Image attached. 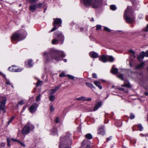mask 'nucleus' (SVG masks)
<instances>
[{"label":"nucleus","instance_id":"nucleus-1","mask_svg":"<svg viewBox=\"0 0 148 148\" xmlns=\"http://www.w3.org/2000/svg\"><path fill=\"white\" fill-rule=\"evenodd\" d=\"M43 58L46 63L50 61L51 59L58 61L61 59V57H64L66 55L63 51L54 49H51L43 53Z\"/></svg>","mask_w":148,"mask_h":148},{"label":"nucleus","instance_id":"nucleus-2","mask_svg":"<svg viewBox=\"0 0 148 148\" xmlns=\"http://www.w3.org/2000/svg\"><path fill=\"white\" fill-rule=\"evenodd\" d=\"M71 137V134L69 132H67L64 136L61 137L60 138L59 148H71L68 146H69L72 144Z\"/></svg>","mask_w":148,"mask_h":148},{"label":"nucleus","instance_id":"nucleus-3","mask_svg":"<svg viewBox=\"0 0 148 148\" xmlns=\"http://www.w3.org/2000/svg\"><path fill=\"white\" fill-rule=\"evenodd\" d=\"M86 7L91 6L92 8H97L101 5L102 0H80Z\"/></svg>","mask_w":148,"mask_h":148},{"label":"nucleus","instance_id":"nucleus-4","mask_svg":"<svg viewBox=\"0 0 148 148\" xmlns=\"http://www.w3.org/2000/svg\"><path fill=\"white\" fill-rule=\"evenodd\" d=\"M27 33L23 29H21L14 33L11 37V40L13 41H21L24 39L26 37Z\"/></svg>","mask_w":148,"mask_h":148},{"label":"nucleus","instance_id":"nucleus-5","mask_svg":"<svg viewBox=\"0 0 148 148\" xmlns=\"http://www.w3.org/2000/svg\"><path fill=\"white\" fill-rule=\"evenodd\" d=\"M64 40V35L61 32L57 31L55 33V36L52 41L53 44H56L60 41L61 44L63 43Z\"/></svg>","mask_w":148,"mask_h":148},{"label":"nucleus","instance_id":"nucleus-6","mask_svg":"<svg viewBox=\"0 0 148 148\" xmlns=\"http://www.w3.org/2000/svg\"><path fill=\"white\" fill-rule=\"evenodd\" d=\"M130 8L127 7L125 10L124 15V18L127 23H132L134 22L135 20V18L134 17L132 18L130 17L131 14L130 10Z\"/></svg>","mask_w":148,"mask_h":148},{"label":"nucleus","instance_id":"nucleus-7","mask_svg":"<svg viewBox=\"0 0 148 148\" xmlns=\"http://www.w3.org/2000/svg\"><path fill=\"white\" fill-rule=\"evenodd\" d=\"M34 128V126L31 124L29 121H28L23 128L22 133L24 135L27 134L30 132V131L33 130Z\"/></svg>","mask_w":148,"mask_h":148},{"label":"nucleus","instance_id":"nucleus-8","mask_svg":"<svg viewBox=\"0 0 148 148\" xmlns=\"http://www.w3.org/2000/svg\"><path fill=\"white\" fill-rule=\"evenodd\" d=\"M54 21L53 23V27L49 32V33L52 32L57 29L59 26H61L62 23V20L60 18L53 19Z\"/></svg>","mask_w":148,"mask_h":148},{"label":"nucleus","instance_id":"nucleus-9","mask_svg":"<svg viewBox=\"0 0 148 148\" xmlns=\"http://www.w3.org/2000/svg\"><path fill=\"white\" fill-rule=\"evenodd\" d=\"M6 100L5 97L0 96V112L2 111L3 113L5 112V106Z\"/></svg>","mask_w":148,"mask_h":148},{"label":"nucleus","instance_id":"nucleus-10","mask_svg":"<svg viewBox=\"0 0 148 148\" xmlns=\"http://www.w3.org/2000/svg\"><path fill=\"white\" fill-rule=\"evenodd\" d=\"M90 141L87 139H85L83 141L81 147V148H91Z\"/></svg>","mask_w":148,"mask_h":148},{"label":"nucleus","instance_id":"nucleus-11","mask_svg":"<svg viewBox=\"0 0 148 148\" xmlns=\"http://www.w3.org/2000/svg\"><path fill=\"white\" fill-rule=\"evenodd\" d=\"M38 106V105L37 103H35L30 106L29 110V112L32 114L36 112Z\"/></svg>","mask_w":148,"mask_h":148},{"label":"nucleus","instance_id":"nucleus-12","mask_svg":"<svg viewBox=\"0 0 148 148\" xmlns=\"http://www.w3.org/2000/svg\"><path fill=\"white\" fill-rule=\"evenodd\" d=\"M145 56L148 57V51H147L146 53L144 52L140 53L139 55L137 57V59L139 61H141Z\"/></svg>","mask_w":148,"mask_h":148},{"label":"nucleus","instance_id":"nucleus-13","mask_svg":"<svg viewBox=\"0 0 148 148\" xmlns=\"http://www.w3.org/2000/svg\"><path fill=\"white\" fill-rule=\"evenodd\" d=\"M99 60L105 63L108 61L107 56L102 55L99 57Z\"/></svg>","mask_w":148,"mask_h":148},{"label":"nucleus","instance_id":"nucleus-14","mask_svg":"<svg viewBox=\"0 0 148 148\" xmlns=\"http://www.w3.org/2000/svg\"><path fill=\"white\" fill-rule=\"evenodd\" d=\"M98 134H99L101 135H104L105 134V131L104 130V127L103 126H101L99 127L98 130Z\"/></svg>","mask_w":148,"mask_h":148},{"label":"nucleus","instance_id":"nucleus-15","mask_svg":"<svg viewBox=\"0 0 148 148\" xmlns=\"http://www.w3.org/2000/svg\"><path fill=\"white\" fill-rule=\"evenodd\" d=\"M38 8L36 4L31 5L29 6V9L32 12H34Z\"/></svg>","mask_w":148,"mask_h":148},{"label":"nucleus","instance_id":"nucleus-16","mask_svg":"<svg viewBox=\"0 0 148 148\" xmlns=\"http://www.w3.org/2000/svg\"><path fill=\"white\" fill-rule=\"evenodd\" d=\"M90 56L92 58H96L98 57V54L95 52L91 51L89 53Z\"/></svg>","mask_w":148,"mask_h":148},{"label":"nucleus","instance_id":"nucleus-17","mask_svg":"<svg viewBox=\"0 0 148 148\" xmlns=\"http://www.w3.org/2000/svg\"><path fill=\"white\" fill-rule=\"evenodd\" d=\"M122 87H125L127 88H130L131 86L129 81L127 80H124V84L121 85Z\"/></svg>","mask_w":148,"mask_h":148},{"label":"nucleus","instance_id":"nucleus-18","mask_svg":"<svg viewBox=\"0 0 148 148\" xmlns=\"http://www.w3.org/2000/svg\"><path fill=\"white\" fill-rule=\"evenodd\" d=\"M101 105V102H99L96 104L94 107L93 109L92 110V111H95L97 110L98 108L100 107Z\"/></svg>","mask_w":148,"mask_h":148},{"label":"nucleus","instance_id":"nucleus-19","mask_svg":"<svg viewBox=\"0 0 148 148\" xmlns=\"http://www.w3.org/2000/svg\"><path fill=\"white\" fill-rule=\"evenodd\" d=\"M141 32L143 34L144 37H145L146 33H147L148 32V24L147 25L146 27L143 29Z\"/></svg>","mask_w":148,"mask_h":148},{"label":"nucleus","instance_id":"nucleus-20","mask_svg":"<svg viewBox=\"0 0 148 148\" xmlns=\"http://www.w3.org/2000/svg\"><path fill=\"white\" fill-rule=\"evenodd\" d=\"M94 84L97 86L100 89H101L102 87L100 85V82L98 81H95L94 82Z\"/></svg>","mask_w":148,"mask_h":148},{"label":"nucleus","instance_id":"nucleus-21","mask_svg":"<svg viewBox=\"0 0 148 148\" xmlns=\"http://www.w3.org/2000/svg\"><path fill=\"white\" fill-rule=\"evenodd\" d=\"M110 71L113 74H116L118 73V69L117 68H114L113 67H112Z\"/></svg>","mask_w":148,"mask_h":148},{"label":"nucleus","instance_id":"nucleus-22","mask_svg":"<svg viewBox=\"0 0 148 148\" xmlns=\"http://www.w3.org/2000/svg\"><path fill=\"white\" fill-rule=\"evenodd\" d=\"M51 134L54 135H58L57 130L56 128H53L51 131Z\"/></svg>","mask_w":148,"mask_h":148},{"label":"nucleus","instance_id":"nucleus-23","mask_svg":"<svg viewBox=\"0 0 148 148\" xmlns=\"http://www.w3.org/2000/svg\"><path fill=\"white\" fill-rule=\"evenodd\" d=\"M86 84L87 86L88 87H90L92 88H95V87L93 86V85L91 83H89L88 82H86Z\"/></svg>","mask_w":148,"mask_h":148},{"label":"nucleus","instance_id":"nucleus-24","mask_svg":"<svg viewBox=\"0 0 148 148\" xmlns=\"http://www.w3.org/2000/svg\"><path fill=\"white\" fill-rule=\"evenodd\" d=\"M11 68V67H9L8 68V69L9 70H10V71H12V72H19L21 71V70L19 68L17 69H12L11 70H10V69Z\"/></svg>","mask_w":148,"mask_h":148},{"label":"nucleus","instance_id":"nucleus-25","mask_svg":"<svg viewBox=\"0 0 148 148\" xmlns=\"http://www.w3.org/2000/svg\"><path fill=\"white\" fill-rule=\"evenodd\" d=\"M144 65V62H142L141 63L137 66L136 67V69H140L142 68Z\"/></svg>","mask_w":148,"mask_h":148},{"label":"nucleus","instance_id":"nucleus-26","mask_svg":"<svg viewBox=\"0 0 148 148\" xmlns=\"http://www.w3.org/2000/svg\"><path fill=\"white\" fill-rule=\"evenodd\" d=\"M107 60L110 62H113L114 61V58L112 56H107Z\"/></svg>","mask_w":148,"mask_h":148},{"label":"nucleus","instance_id":"nucleus-27","mask_svg":"<svg viewBox=\"0 0 148 148\" xmlns=\"http://www.w3.org/2000/svg\"><path fill=\"white\" fill-rule=\"evenodd\" d=\"M15 117L16 116H12L10 119L9 121L8 122V125H9L10 123H12V121L14 120V119H15Z\"/></svg>","mask_w":148,"mask_h":148},{"label":"nucleus","instance_id":"nucleus-28","mask_svg":"<svg viewBox=\"0 0 148 148\" xmlns=\"http://www.w3.org/2000/svg\"><path fill=\"white\" fill-rule=\"evenodd\" d=\"M85 137L86 138V139H90L92 138V135L90 133L88 134L85 135Z\"/></svg>","mask_w":148,"mask_h":148},{"label":"nucleus","instance_id":"nucleus-29","mask_svg":"<svg viewBox=\"0 0 148 148\" xmlns=\"http://www.w3.org/2000/svg\"><path fill=\"white\" fill-rule=\"evenodd\" d=\"M137 127L139 130L140 131H142L143 130V127L141 123H139L137 125Z\"/></svg>","mask_w":148,"mask_h":148},{"label":"nucleus","instance_id":"nucleus-30","mask_svg":"<svg viewBox=\"0 0 148 148\" xmlns=\"http://www.w3.org/2000/svg\"><path fill=\"white\" fill-rule=\"evenodd\" d=\"M119 90L125 92H127L128 90L126 88H118Z\"/></svg>","mask_w":148,"mask_h":148},{"label":"nucleus","instance_id":"nucleus-31","mask_svg":"<svg viewBox=\"0 0 148 148\" xmlns=\"http://www.w3.org/2000/svg\"><path fill=\"white\" fill-rule=\"evenodd\" d=\"M85 97H83V96H82L80 97L76 98V100H78V101H80L82 100V101H84L85 100Z\"/></svg>","mask_w":148,"mask_h":148},{"label":"nucleus","instance_id":"nucleus-32","mask_svg":"<svg viewBox=\"0 0 148 148\" xmlns=\"http://www.w3.org/2000/svg\"><path fill=\"white\" fill-rule=\"evenodd\" d=\"M117 76L119 78H120L121 80H124V78L123 77V74H118L117 75Z\"/></svg>","mask_w":148,"mask_h":148},{"label":"nucleus","instance_id":"nucleus-33","mask_svg":"<svg viewBox=\"0 0 148 148\" xmlns=\"http://www.w3.org/2000/svg\"><path fill=\"white\" fill-rule=\"evenodd\" d=\"M110 8L112 10L114 11L116 10V7L115 5H111L110 6Z\"/></svg>","mask_w":148,"mask_h":148},{"label":"nucleus","instance_id":"nucleus-34","mask_svg":"<svg viewBox=\"0 0 148 148\" xmlns=\"http://www.w3.org/2000/svg\"><path fill=\"white\" fill-rule=\"evenodd\" d=\"M56 91L54 89H51L49 90L48 92V93L49 95H52L54 93L56 92Z\"/></svg>","mask_w":148,"mask_h":148},{"label":"nucleus","instance_id":"nucleus-35","mask_svg":"<svg viewBox=\"0 0 148 148\" xmlns=\"http://www.w3.org/2000/svg\"><path fill=\"white\" fill-rule=\"evenodd\" d=\"M28 2L31 4L36 3L38 0H27Z\"/></svg>","mask_w":148,"mask_h":148},{"label":"nucleus","instance_id":"nucleus-36","mask_svg":"<svg viewBox=\"0 0 148 148\" xmlns=\"http://www.w3.org/2000/svg\"><path fill=\"white\" fill-rule=\"evenodd\" d=\"M55 99V97L54 95H51L49 97V100L51 101H53Z\"/></svg>","mask_w":148,"mask_h":148},{"label":"nucleus","instance_id":"nucleus-37","mask_svg":"<svg viewBox=\"0 0 148 148\" xmlns=\"http://www.w3.org/2000/svg\"><path fill=\"white\" fill-rule=\"evenodd\" d=\"M36 4L38 8H40L42 7V6L44 4V3H38V4Z\"/></svg>","mask_w":148,"mask_h":148},{"label":"nucleus","instance_id":"nucleus-38","mask_svg":"<svg viewBox=\"0 0 148 148\" xmlns=\"http://www.w3.org/2000/svg\"><path fill=\"white\" fill-rule=\"evenodd\" d=\"M59 76L60 77H64L67 76V75L65 74L64 72H62L60 74Z\"/></svg>","mask_w":148,"mask_h":148},{"label":"nucleus","instance_id":"nucleus-39","mask_svg":"<svg viewBox=\"0 0 148 148\" xmlns=\"http://www.w3.org/2000/svg\"><path fill=\"white\" fill-rule=\"evenodd\" d=\"M135 117V116L134 114L132 113H130V119L132 120L134 119Z\"/></svg>","mask_w":148,"mask_h":148},{"label":"nucleus","instance_id":"nucleus-40","mask_svg":"<svg viewBox=\"0 0 148 148\" xmlns=\"http://www.w3.org/2000/svg\"><path fill=\"white\" fill-rule=\"evenodd\" d=\"M67 77L71 79H73L75 78L74 76L69 74L67 75Z\"/></svg>","mask_w":148,"mask_h":148},{"label":"nucleus","instance_id":"nucleus-41","mask_svg":"<svg viewBox=\"0 0 148 148\" xmlns=\"http://www.w3.org/2000/svg\"><path fill=\"white\" fill-rule=\"evenodd\" d=\"M32 59H29L28 60V65L30 67H32Z\"/></svg>","mask_w":148,"mask_h":148},{"label":"nucleus","instance_id":"nucleus-42","mask_svg":"<svg viewBox=\"0 0 148 148\" xmlns=\"http://www.w3.org/2000/svg\"><path fill=\"white\" fill-rule=\"evenodd\" d=\"M5 84L6 85H11V86L13 88V86L11 84V83L10 82V81L9 80H8V79H6V80L5 82Z\"/></svg>","mask_w":148,"mask_h":148},{"label":"nucleus","instance_id":"nucleus-43","mask_svg":"<svg viewBox=\"0 0 148 148\" xmlns=\"http://www.w3.org/2000/svg\"><path fill=\"white\" fill-rule=\"evenodd\" d=\"M40 97L41 95L39 94L36 98V102H38L40 100Z\"/></svg>","mask_w":148,"mask_h":148},{"label":"nucleus","instance_id":"nucleus-44","mask_svg":"<svg viewBox=\"0 0 148 148\" xmlns=\"http://www.w3.org/2000/svg\"><path fill=\"white\" fill-rule=\"evenodd\" d=\"M24 103V101L23 100H21L18 102V105H22Z\"/></svg>","mask_w":148,"mask_h":148},{"label":"nucleus","instance_id":"nucleus-45","mask_svg":"<svg viewBox=\"0 0 148 148\" xmlns=\"http://www.w3.org/2000/svg\"><path fill=\"white\" fill-rule=\"evenodd\" d=\"M104 30L105 31H107L108 32H110L111 31V30L105 27H104Z\"/></svg>","mask_w":148,"mask_h":148},{"label":"nucleus","instance_id":"nucleus-46","mask_svg":"<svg viewBox=\"0 0 148 148\" xmlns=\"http://www.w3.org/2000/svg\"><path fill=\"white\" fill-rule=\"evenodd\" d=\"M42 81H40V80H38L36 83V86H39L40 84L41 83Z\"/></svg>","mask_w":148,"mask_h":148},{"label":"nucleus","instance_id":"nucleus-47","mask_svg":"<svg viewBox=\"0 0 148 148\" xmlns=\"http://www.w3.org/2000/svg\"><path fill=\"white\" fill-rule=\"evenodd\" d=\"M54 108L52 105H51L50 106V110L51 112H52L54 110Z\"/></svg>","mask_w":148,"mask_h":148},{"label":"nucleus","instance_id":"nucleus-48","mask_svg":"<svg viewBox=\"0 0 148 148\" xmlns=\"http://www.w3.org/2000/svg\"><path fill=\"white\" fill-rule=\"evenodd\" d=\"M18 143H19L21 146H22L24 147H25V145L22 142H21V141L19 140V141H18Z\"/></svg>","mask_w":148,"mask_h":148},{"label":"nucleus","instance_id":"nucleus-49","mask_svg":"<svg viewBox=\"0 0 148 148\" xmlns=\"http://www.w3.org/2000/svg\"><path fill=\"white\" fill-rule=\"evenodd\" d=\"M101 26L100 25H97L96 26V30H98L101 29Z\"/></svg>","mask_w":148,"mask_h":148},{"label":"nucleus","instance_id":"nucleus-50","mask_svg":"<svg viewBox=\"0 0 148 148\" xmlns=\"http://www.w3.org/2000/svg\"><path fill=\"white\" fill-rule=\"evenodd\" d=\"M129 52L131 53H132L133 54L132 56L135 57V56H134V54H135V53L134 51L132 50H131L129 51Z\"/></svg>","mask_w":148,"mask_h":148},{"label":"nucleus","instance_id":"nucleus-51","mask_svg":"<svg viewBox=\"0 0 148 148\" xmlns=\"http://www.w3.org/2000/svg\"><path fill=\"white\" fill-rule=\"evenodd\" d=\"M55 122L56 123H58L59 122V117L58 116L56 117L55 120Z\"/></svg>","mask_w":148,"mask_h":148},{"label":"nucleus","instance_id":"nucleus-52","mask_svg":"<svg viewBox=\"0 0 148 148\" xmlns=\"http://www.w3.org/2000/svg\"><path fill=\"white\" fill-rule=\"evenodd\" d=\"M5 146V143H0V148L4 147Z\"/></svg>","mask_w":148,"mask_h":148},{"label":"nucleus","instance_id":"nucleus-53","mask_svg":"<svg viewBox=\"0 0 148 148\" xmlns=\"http://www.w3.org/2000/svg\"><path fill=\"white\" fill-rule=\"evenodd\" d=\"M60 87L61 86L59 85L55 87V88L53 89L55 90L56 92Z\"/></svg>","mask_w":148,"mask_h":148},{"label":"nucleus","instance_id":"nucleus-54","mask_svg":"<svg viewBox=\"0 0 148 148\" xmlns=\"http://www.w3.org/2000/svg\"><path fill=\"white\" fill-rule=\"evenodd\" d=\"M92 77L94 78H97V74L95 73H93L92 74Z\"/></svg>","mask_w":148,"mask_h":148},{"label":"nucleus","instance_id":"nucleus-55","mask_svg":"<svg viewBox=\"0 0 148 148\" xmlns=\"http://www.w3.org/2000/svg\"><path fill=\"white\" fill-rule=\"evenodd\" d=\"M140 135L141 136H142H142L147 137V134H140Z\"/></svg>","mask_w":148,"mask_h":148},{"label":"nucleus","instance_id":"nucleus-56","mask_svg":"<svg viewBox=\"0 0 148 148\" xmlns=\"http://www.w3.org/2000/svg\"><path fill=\"white\" fill-rule=\"evenodd\" d=\"M91 100V99L90 98H86L85 97V101H90Z\"/></svg>","mask_w":148,"mask_h":148},{"label":"nucleus","instance_id":"nucleus-57","mask_svg":"<svg viewBox=\"0 0 148 148\" xmlns=\"http://www.w3.org/2000/svg\"><path fill=\"white\" fill-rule=\"evenodd\" d=\"M27 107V105H25L23 107V111L22 112H23L25 110V109H26V108Z\"/></svg>","mask_w":148,"mask_h":148},{"label":"nucleus","instance_id":"nucleus-58","mask_svg":"<svg viewBox=\"0 0 148 148\" xmlns=\"http://www.w3.org/2000/svg\"><path fill=\"white\" fill-rule=\"evenodd\" d=\"M11 140L12 141H14V142H18V141H19V140H17L16 139H15L13 138H12L11 139Z\"/></svg>","mask_w":148,"mask_h":148},{"label":"nucleus","instance_id":"nucleus-59","mask_svg":"<svg viewBox=\"0 0 148 148\" xmlns=\"http://www.w3.org/2000/svg\"><path fill=\"white\" fill-rule=\"evenodd\" d=\"M7 143H10V138H7Z\"/></svg>","mask_w":148,"mask_h":148},{"label":"nucleus","instance_id":"nucleus-60","mask_svg":"<svg viewBox=\"0 0 148 148\" xmlns=\"http://www.w3.org/2000/svg\"><path fill=\"white\" fill-rule=\"evenodd\" d=\"M112 136H110L108 138H107V140L108 141H109V140H111L112 139Z\"/></svg>","mask_w":148,"mask_h":148},{"label":"nucleus","instance_id":"nucleus-61","mask_svg":"<svg viewBox=\"0 0 148 148\" xmlns=\"http://www.w3.org/2000/svg\"><path fill=\"white\" fill-rule=\"evenodd\" d=\"M129 64L130 66L132 67L133 66V64L132 63L131 61H130L129 63Z\"/></svg>","mask_w":148,"mask_h":148},{"label":"nucleus","instance_id":"nucleus-62","mask_svg":"<svg viewBox=\"0 0 148 148\" xmlns=\"http://www.w3.org/2000/svg\"><path fill=\"white\" fill-rule=\"evenodd\" d=\"M80 29L81 30V31H82L83 30V28H82V27L80 28Z\"/></svg>","mask_w":148,"mask_h":148},{"label":"nucleus","instance_id":"nucleus-63","mask_svg":"<svg viewBox=\"0 0 148 148\" xmlns=\"http://www.w3.org/2000/svg\"><path fill=\"white\" fill-rule=\"evenodd\" d=\"M71 25L72 26H73L74 25V23L73 22H72L71 23Z\"/></svg>","mask_w":148,"mask_h":148},{"label":"nucleus","instance_id":"nucleus-64","mask_svg":"<svg viewBox=\"0 0 148 148\" xmlns=\"http://www.w3.org/2000/svg\"><path fill=\"white\" fill-rule=\"evenodd\" d=\"M63 60L65 62H66L67 61V60L66 59H64Z\"/></svg>","mask_w":148,"mask_h":148}]
</instances>
